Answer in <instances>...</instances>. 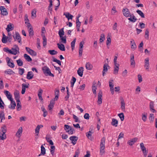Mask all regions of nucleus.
Listing matches in <instances>:
<instances>
[{
    "instance_id": "f257e3e1",
    "label": "nucleus",
    "mask_w": 157,
    "mask_h": 157,
    "mask_svg": "<svg viewBox=\"0 0 157 157\" xmlns=\"http://www.w3.org/2000/svg\"><path fill=\"white\" fill-rule=\"evenodd\" d=\"M105 138L104 137H102L101 140L100 147V154L102 155L105 153L104 149L105 148Z\"/></svg>"
},
{
    "instance_id": "f03ea898",
    "label": "nucleus",
    "mask_w": 157,
    "mask_h": 157,
    "mask_svg": "<svg viewBox=\"0 0 157 157\" xmlns=\"http://www.w3.org/2000/svg\"><path fill=\"white\" fill-rule=\"evenodd\" d=\"M42 70L44 74L46 76H50L54 77V75L51 73L49 68L47 66H44L42 67Z\"/></svg>"
},
{
    "instance_id": "7ed1b4c3",
    "label": "nucleus",
    "mask_w": 157,
    "mask_h": 157,
    "mask_svg": "<svg viewBox=\"0 0 157 157\" xmlns=\"http://www.w3.org/2000/svg\"><path fill=\"white\" fill-rule=\"evenodd\" d=\"M12 53L11 54L16 55L17 54L19 53V48L17 45H15L14 47L11 48Z\"/></svg>"
},
{
    "instance_id": "20e7f679",
    "label": "nucleus",
    "mask_w": 157,
    "mask_h": 157,
    "mask_svg": "<svg viewBox=\"0 0 157 157\" xmlns=\"http://www.w3.org/2000/svg\"><path fill=\"white\" fill-rule=\"evenodd\" d=\"M25 49L27 52L30 55L33 56H36L37 55L36 53L33 50L30 49V48L26 47Z\"/></svg>"
},
{
    "instance_id": "39448f33",
    "label": "nucleus",
    "mask_w": 157,
    "mask_h": 157,
    "mask_svg": "<svg viewBox=\"0 0 157 157\" xmlns=\"http://www.w3.org/2000/svg\"><path fill=\"white\" fill-rule=\"evenodd\" d=\"M16 36H13V37L14 39V40L16 41L17 40L18 42L20 44H22L21 39L20 35L18 32H16Z\"/></svg>"
},
{
    "instance_id": "423d86ee",
    "label": "nucleus",
    "mask_w": 157,
    "mask_h": 157,
    "mask_svg": "<svg viewBox=\"0 0 157 157\" xmlns=\"http://www.w3.org/2000/svg\"><path fill=\"white\" fill-rule=\"evenodd\" d=\"M64 129L69 134H72L73 133L71 127L69 125L65 124L64 125Z\"/></svg>"
},
{
    "instance_id": "0eeeda50",
    "label": "nucleus",
    "mask_w": 157,
    "mask_h": 157,
    "mask_svg": "<svg viewBox=\"0 0 157 157\" xmlns=\"http://www.w3.org/2000/svg\"><path fill=\"white\" fill-rule=\"evenodd\" d=\"M144 67L146 70L147 71H149L150 64L149 62V59L148 58H146L144 59Z\"/></svg>"
},
{
    "instance_id": "6e6552de",
    "label": "nucleus",
    "mask_w": 157,
    "mask_h": 157,
    "mask_svg": "<svg viewBox=\"0 0 157 157\" xmlns=\"http://www.w3.org/2000/svg\"><path fill=\"white\" fill-rule=\"evenodd\" d=\"M122 12L124 15L126 17H129L131 16L129 10L127 8H123Z\"/></svg>"
},
{
    "instance_id": "1a4fd4ad",
    "label": "nucleus",
    "mask_w": 157,
    "mask_h": 157,
    "mask_svg": "<svg viewBox=\"0 0 157 157\" xmlns=\"http://www.w3.org/2000/svg\"><path fill=\"white\" fill-rule=\"evenodd\" d=\"M102 93L101 91H100L98 95V104H101L102 103Z\"/></svg>"
},
{
    "instance_id": "9d476101",
    "label": "nucleus",
    "mask_w": 157,
    "mask_h": 157,
    "mask_svg": "<svg viewBox=\"0 0 157 157\" xmlns=\"http://www.w3.org/2000/svg\"><path fill=\"white\" fill-rule=\"evenodd\" d=\"M0 10L2 15L4 16L8 14V13L6 11V10L4 6H1L0 7Z\"/></svg>"
},
{
    "instance_id": "9b49d317",
    "label": "nucleus",
    "mask_w": 157,
    "mask_h": 157,
    "mask_svg": "<svg viewBox=\"0 0 157 157\" xmlns=\"http://www.w3.org/2000/svg\"><path fill=\"white\" fill-rule=\"evenodd\" d=\"M14 98L16 101L19 102L20 101V94L18 91L16 90L14 92Z\"/></svg>"
},
{
    "instance_id": "f8f14e48",
    "label": "nucleus",
    "mask_w": 157,
    "mask_h": 157,
    "mask_svg": "<svg viewBox=\"0 0 157 157\" xmlns=\"http://www.w3.org/2000/svg\"><path fill=\"white\" fill-rule=\"evenodd\" d=\"M7 64L8 66L11 68H13L14 67V65L13 62H12L10 61V59L7 57L6 59Z\"/></svg>"
},
{
    "instance_id": "ddd939ff",
    "label": "nucleus",
    "mask_w": 157,
    "mask_h": 157,
    "mask_svg": "<svg viewBox=\"0 0 157 157\" xmlns=\"http://www.w3.org/2000/svg\"><path fill=\"white\" fill-rule=\"evenodd\" d=\"M69 139L72 141V143L75 145L76 143L78 138L75 136H72L70 137Z\"/></svg>"
},
{
    "instance_id": "4468645a",
    "label": "nucleus",
    "mask_w": 157,
    "mask_h": 157,
    "mask_svg": "<svg viewBox=\"0 0 157 157\" xmlns=\"http://www.w3.org/2000/svg\"><path fill=\"white\" fill-rule=\"evenodd\" d=\"M4 93L6 95L7 98L10 101H12L13 100V99L12 98V96L8 91H5Z\"/></svg>"
},
{
    "instance_id": "2eb2a0df",
    "label": "nucleus",
    "mask_w": 157,
    "mask_h": 157,
    "mask_svg": "<svg viewBox=\"0 0 157 157\" xmlns=\"http://www.w3.org/2000/svg\"><path fill=\"white\" fill-rule=\"evenodd\" d=\"M154 102L152 101H151L150 103L149 107L150 110L152 113H155L156 112V110L154 109Z\"/></svg>"
},
{
    "instance_id": "dca6fc26",
    "label": "nucleus",
    "mask_w": 157,
    "mask_h": 157,
    "mask_svg": "<svg viewBox=\"0 0 157 157\" xmlns=\"http://www.w3.org/2000/svg\"><path fill=\"white\" fill-rule=\"evenodd\" d=\"M109 66L107 64H105L103 66V69L102 71V75L104 76L105 75V72L108 71L107 67H109Z\"/></svg>"
},
{
    "instance_id": "f3484780",
    "label": "nucleus",
    "mask_w": 157,
    "mask_h": 157,
    "mask_svg": "<svg viewBox=\"0 0 157 157\" xmlns=\"http://www.w3.org/2000/svg\"><path fill=\"white\" fill-rule=\"evenodd\" d=\"M83 68L82 67H81L78 68L77 71V73L78 75L80 77H82L83 74Z\"/></svg>"
},
{
    "instance_id": "a211bd4d",
    "label": "nucleus",
    "mask_w": 157,
    "mask_h": 157,
    "mask_svg": "<svg viewBox=\"0 0 157 157\" xmlns=\"http://www.w3.org/2000/svg\"><path fill=\"white\" fill-rule=\"evenodd\" d=\"M130 65L131 66L133 65V67L135 66L136 64L135 61L134 59V56L133 54H131L130 56Z\"/></svg>"
},
{
    "instance_id": "6ab92c4d",
    "label": "nucleus",
    "mask_w": 157,
    "mask_h": 157,
    "mask_svg": "<svg viewBox=\"0 0 157 157\" xmlns=\"http://www.w3.org/2000/svg\"><path fill=\"white\" fill-rule=\"evenodd\" d=\"M22 132V128L21 127L19 128L17 132L16 133V136L18 138H20L21 136Z\"/></svg>"
},
{
    "instance_id": "aec40b11",
    "label": "nucleus",
    "mask_w": 157,
    "mask_h": 157,
    "mask_svg": "<svg viewBox=\"0 0 157 157\" xmlns=\"http://www.w3.org/2000/svg\"><path fill=\"white\" fill-rule=\"evenodd\" d=\"M130 44L131 45V48L134 50H135L136 48V45L133 39H132L130 41Z\"/></svg>"
},
{
    "instance_id": "412c9836",
    "label": "nucleus",
    "mask_w": 157,
    "mask_h": 157,
    "mask_svg": "<svg viewBox=\"0 0 157 157\" xmlns=\"http://www.w3.org/2000/svg\"><path fill=\"white\" fill-rule=\"evenodd\" d=\"M46 154V149L44 146L42 145L41 146V153L38 155L40 156L42 155H44Z\"/></svg>"
},
{
    "instance_id": "4be33fe9",
    "label": "nucleus",
    "mask_w": 157,
    "mask_h": 157,
    "mask_svg": "<svg viewBox=\"0 0 157 157\" xmlns=\"http://www.w3.org/2000/svg\"><path fill=\"white\" fill-rule=\"evenodd\" d=\"M130 17L128 18V19L131 22L134 23L137 20V18L135 17L133 14L131 15L130 16Z\"/></svg>"
},
{
    "instance_id": "5701e85b",
    "label": "nucleus",
    "mask_w": 157,
    "mask_h": 157,
    "mask_svg": "<svg viewBox=\"0 0 157 157\" xmlns=\"http://www.w3.org/2000/svg\"><path fill=\"white\" fill-rule=\"evenodd\" d=\"M16 105V104L15 101L12 100V101H11L10 104L9 106V108L10 109H15Z\"/></svg>"
},
{
    "instance_id": "b1692460",
    "label": "nucleus",
    "mask_w": 157,
    "mask_h": 157,
    "mask_svg": "<svg viewBox=\"0 0 157 157\" xmlns=\"http://www.w3.org/2000/svg\"><path fill=\"white\" fill-rule=\"evenodd\" d=\"M55 103V102L54 99H52L50 103L48 105V108L49 110H51L53 109Z\"/></svg>"
},
{
    "instance_id": "393cba45",
    "label": "nucleus",
    "mask_w": 157,
    "mask_h": 157,
    "mask_svg": "<svg viewBox=\"0 0 157 157\" xmlns=\"http://www.w3.org/2000/svg\"><path fill=\"white\" fill-rule=\"evenodd\" d=\"M63 15L65 16L67 18L68 20H69L70 19L72 20L73 17L72 15L70 14V13L68 12L64 13Z\"/></svg>"
},
{
    "instance_id": "a878e982",
    "label": "nucleus",
    "mask_w": 157,
    "mask_h": 157,
    "mask_svg": "<svg viewBox=\"0 0 157 157\" xmlns=\"http://www.w3.org/2000/svg\"><path fill=\"white\" fill-rule=\"evenodd\" d=\"M33 73L32 71H29L28 72L26 78L28 79H31L33 78Z\"/></svg>"
},
{
    "instance_id": "bb28decb",
    "label": "nucleus",
    "mask_w": 157,
    "mask_h": 157,
    "mask_svg": "<svg viewBox=\"0 0 157 157\" xmlns=\"http://www.w3.org/2000/svg\"><path fill=\"white\" fill-rule=\"evenodd\" d=\"M86 68L87 70H91L93 68V66L90 63L88 62L86 64Z\"/></svg>"
},
{
    "instance_id": "cd10ccee",
    "label": "nucleus",
    "mask_w": 157,
    "mask_h": 157,
    "mask_svg": "<svg viewBox=\"0 0 157 157\" xmlns=\"http://www.w3.org/2000/svg\"><path fill=\"white\" fill-rule=\"evenodd\" d=\"M118 124V121L116 119L114 118H113L112 119V121L111 122V124L115 127H117V126Z\"/></svg>"
},
{
    "instance_id": "c85d7f7f",
    "label": "nucleus",
    "mask_w": 157,
    "mask_h": 157,
    "mask_svg": "<svg viewBox=\"0 0 157 157\" xmlns=\"http://www.w3.org/2000/svg\"><path fill=\"white\" fill-rule=\"evenodd\" d=\"M57 45L58 48L61 51H64L65 50V47L63 44H57Z\"/></svg>"
},
{
    "instance_id": "c756f323",
    "label": "nucleus",
    "mask_w": 157,
    "mask_h": 157,
    "mask_svg": "<svg viewBox=\"0 0 157 157\" xmlns=\"http://www.w3.org/2000/svg\"><path fill=\"white\" fill-rule=\"evenodd\" d=\"M4 73L7 75H13L15 74L13 70L10 69H8L4 71Z\"/></svg>"
},
{
    "instance_id": "7c9ffc66",
    "label": "nucleus",
    "mask_w": 157,
    "mask_h": 157,
    "mask_svg": "<svg viewBox=\"0 0 157 157\" xmlns=\"http://www.w3.org/2000/svg\"><path fill=\"white\" fill-rule=\"evenodd\" d=\"M125 103L123 98H122L121 101V109L124 110L125 109Z\"/></svg>"
},
{
    "instance_id": "2f4dec72",
    "label": "nucleus",
    "mask_w": 157,
    "mask_h": 157,
    "mask_svg": "<svg viewBox=\"0 0 157 157\" xmlns=\"http://www.w3.org/2000/svg\"><path fill=\"white\" fill-rule=\"evenodd\" d=\"M137 140L136 138H134L128 141V143L130 145L132 146L136 142Z\"/></svg>"
},
{
    "instance_id": "473e14b6",
    "label": "nucleus",
    "mask_w": 157,
    "mask_h": 157,
    "mask_svg": "<svg viewBox=\"0 0 157 157\" xmlns=\"http://www.w3.org/2000/svg\"><path fill=\"white\" fill-rule=\"evenodd\" d=\"M60 41L61 43L66 44L67 42L66 36L60 37Z\"/></svg>"
},
{
    "instance_id": "72a5a7b5",
    "label": "nucleus",
    "mask_w": 157,
    "mask_h": 157,
    "mask_svg": "<svg viewBox=\"0 0 157 157\" xmlns=\"http://www.w3.org/2000/svg\"><path fill=\"white\" fill-rule=\"evenodd\" d=\"M24 57L25 59L28 62H30L32 61V59L29 56L26 54H25L24 55Z\"/></svg>"
},
{
    "instance_id": "f704fd0d",
    "label": "nucleus",
    "mask_w": 157,
    "mask_h": 157,
    "mask_svg": "<svg viewBox=\"0 0 157 157\" xmlns=\"http://www.w3.org/2000/svg\"><path fill=\"white\" fill-rule=\"evenodd\" d=\"M64 28H62L60 29L59 31V37H61L62 36H63L64 34Z\"/></svg>"
},
{
    "instance_id": "c9c22d12",
    "label": "nucleus",
    "mask_w": 157,
    "mask_h": 157,
    "mask_svg": "<svg viewBox=\"0 0 157 157\" xmlns=\"http://www.w3.org/2000/svg\"><path fill=\"white\" fill-rule=\"evenodd\" d=\"M76 81V78L74 77H72V79L71 82V87H73L74 83Z\"/></svg>"
},
{
    "instance_id": "e433bc0d",
    "label": "nucleus",
    "mask_w": 157,
    "mask_h": 157,
    "mask_svg": "<svg viewBox=\"0 0 157 157\" xmlns=\"http://www.w3.org/2000/svg\"><path fill=\"white\" fill-rule=\"evenodd\" d=\"M0 139L2 140H4L6 139V136L5 133L0 132Z\"/></svg>"
},
{
    "instance_id": "4c0bfd02",
    "label": "nucleus",
    "mask_w": 157,
    "mask_h": 157,
    "mask_svg": "<svg viewBox=\"0 0 157 157\" xmlns=\"http://www.w3.org/2000/svg\"><path fill=\"white\" fill-rule=\"evenodd\" d=\"M92 132L90 131H89L87 132L86 134V136L90 140H92V138L91 137Z\"/></svg>"
},
{
    "instance_id": "58836bf2",
    "label": "nucleus",
    "mask_w": 157,
    "mask_h": 157,
    "mask_svg": "<svg viewBox=\"0 0 157 157\" xmlns=\"http://www.w3.org/2000/svg\"><path fill=\"white\" fill-rule=\"evenodd\" d=\"M13 29V27L12 26L11 24H10L8 25L7 27L6 28V30L8 32H9L10 31L12 30Z\"/></svg>"
},
{
    "instance_id": "ea45409f",
    "label": "nucleus",
    "mask_w": 157,
    "mask_h": 157,
    "mask_svg": "<svg viewBox=\"0 0 157 157\" xmlns=\"http://www.w3.org/2000/svg\"><path fill=\"white\" fill-rule=\"evenodd\" d=\"M48 52L51 55H54L56 54H57L58 53V52L54 50H49L48 51Z\"/></svg>"
},
{
    "instance_id": "a19ab883",
    "label": "nucleus",
    "mask_w": 157,
    "mask_h": 157,
    "mask_svg": "<svg viewBox=\"0 0 157 157\" xmlns=\"http://www.w3.org/2000/svg\"><path fill=\"white\" fill-rule=\"evenodd\" d=\"M5 117L4 113V112H2L0 114V119H1L0 122H2V120H5Z\"/></svg>"
},
{
    "instance_id": "79ce46f5",
    "label": "nucleus",
    "mask_w": 157,
    "mask_h": 157,
    "mask_svg": "<svg viewBox=\"0 0 157 157\" xmlns=\"http://www.w3.org/2000/svg\"><path fill=\"white\" fill-rule=\"evenodd\" d=\"M17 102V111H19L21 109V103L20 101H19V102L16 101Z\"/></svg>"
},
{
    "instance_id": "37998d69",
    "label": "nucleus",
    "mask_w": 157,
    "mask_h": 157,
    "mask_svg": "<svg viewBox=\"0 0 157 157\" xmlns=\"http://www.w3.org/2000/svg\"><path fill=\"white\" fill-rule=\"evenodd\" d=\"M1 131L0 132L3 133H6V128L5 125H3L2 127L1 128Z\"/></svg>"
},
{
    "instance_id": "c03bdc74",
    "label": "nucleus",
    "mask_w": 157,
    "mask_h": 157,
    "mask_svg": "<svg viewBox=\"0 0 157 157\" xmlns=\"http://www.w3.org/2000/svg\"><path fill=\"white\" fill-rule=\"evenodd\" d=\"M105 39V35L104 34H102L101 35L100 38V43H102Z\"/></svg>"
},
{
    "instance_id": "a18cd8bd",
    "label": "nucleus",
    "mask_w": 157,
    "mask_h": 157,
    "mask_svg": "<svg viewBox=\"0 0 157 157\" xmlns=\"http://www.w3.org/2000/svg\"><path fill=\"white\" fill-rule=\"evenodd\" d=\"M76 40V38H75L71 43V47L72 49H73L75 48V44Z\"/></svg>"
},
{
    "instance_id": "49530a36",
    "label": "nucleus",
    "mask_w": 157,
    "mask_h": 157,
    "mask_svg": "<svg viewBox=\"0 0 157 157\" xmlns=\"http://www.w3.org/2000/svg\"><path fill=\"white\" fill-rule=\"evenodd\" d=\"M136 12L142 18H144V15L141 11L138 10L136 11Z\"/></svg>"
},
{
    "instance_id": "de8ad7c7",
    "label": "nucleus",
    "mask_w": 157,
    "mask_h": 157,
    "mask_svg": "<svg viewBox=\"0 0 157 157\" xmlns=\"http://www.w3.org/2000/svg\"><path fill=\"white\" fill-rule=\"evenodd\" d=\"M29 36H32L33 35V31L32 27H31L29 29Z\"/></svg>"
},
{
    "instance_id": "09e8293b",
    "label": "nucleus",
    "mask_w": 157,
    "mask_h": 157,
    "mask_svg": "<svg viewBox=\"0 0 157 157\" xmlns=\"http://www.w3.org/2000/svg\"><path fill=\"white\" fill-rule=\"evenodd\" d=\"M149 31L148 29H146V30L145 34L144 36L145 38L147 39L148 40L149 39Z\"/></svg>"
},
{
    "instance_id": "8fccbe9b",
    "label": "nucleus",
    "mask_w": 157,
    "mask_h": 157,
    "mask_svg": "<svg viewBox=\"0 0 157 157\" xmlns=\"http://www.w3.org/2000/svg\"><path fill=\"white\" fill-rule=\"evenodd\" d=\"M119 69V67H114L113 74L116 75L118 74Z\"/></svg>"
},
{
    "instance_id": "3c124183",
    "label": "nucleus",
    "mask_w": 157,
    "mask_h": 157,
    "mask_svg": "<svg viewBox=\"0 0 157 157\" xmlns=\"http://www.w3.org/2000/svg\"><path fill=\"white\" fill-rule=\"evenodd\" d=\"M140 147L142 151H144L146 150V148L145 147L144 144L143 143H141L140 144Z\"/></svg>"
},
{
    "instance_id": "603ef678",
    "label": "nucleus",
    "mask_w": 157,
    "mask_h": 157,
    "mask_svg": "<svg viewBox=\"0 0 157 157\" xmlns=\"http://www.w3.org/2000/svg\"><path fill=\"white\" fill-rule=\"evenodd\" d=\"M118 115L121 121H122L124 120V116L123 113L118 114Z\"/></svg>"
},
{
    "instance_id": "864d4df0",
    "label": "nucleus",
    "mask_w": 157,
    "mask_h": 157,
    "mask_svg": "<svg viewBox=\"0 0 157 157\" xmlns=\"http://www.w3.org/2000/svg\"><path fill=\"white\" fill-rule=\"evenodd\" d=\"M36 10L35 9H34L31 12V16L32 17H34V18H35L36 17Z\"/></svg>"
},
{
    "instance_id": "5fc2aeb1",
    "label": "nucleus",
    "mask_w": 157,
    "mask_h": 157,
    "mask_svg": "<svg viewBox=\"0 0 157 157\" xmlns=\"http://www.w3.org/2000/svg\"><path fill=\"white\" fill-rule=\"evenodd\" d=\"M53 62L56 63L60 66L61 65V61L59 60H58L56 58H54L53 59Z\"/></svg>"
},
{
    "instance_id": "6e6d98bb",
    "label": "nucleus",
    "mask_w": 157,
    "mask_h": 157,
    "mask_svg": "<svg viewBox=\"0 0 157 157\" xmlns=\"http://www.w3.org/2000/svg\"><path fill=\"white\" fill-rule=\"evenodd\" d=\"M97 88L94 85H93L92 87V90L93 92V93L94 94H96V90Z\"/></svg>"
},
{
    "instance_id": "4d7b16f0",
    "label": "nucleus",
    "mask_w": 157,
    "mask_h": 157,
    "mask_svg": "<svg viewBox=\"0 0 157 157\" xmlns=\"http://www.w3.org/2000/svg\"><path fill=\"white\" fill-rule=\"evenodd\" d=\"M17 65L19 66H21L23 65V62L20 59L16 60Z\"/></svg>"
},
{
    "instance_id": "13d9d810",
    "label": "nucleus",
    "mask_w": 157,
    "mask_h": 157,
    "mask_svg": "<svg viewBox=\"0 0 157 157\" xmlns=\"http://www.w3.org/2000/svg\"><path fill=\"white\" fill-rule=\"evenodd\" d=\"M113 79H111L109 82V85L110 88L113 87L114 85H113Z\"/></svg>"
},
{
    "instance_id": "bf43d9fd",
    "label": "nucleus",
    "mask_w": 157,
    "mask_h": 157,
    "mask_svg": "<svg viewBox=\"0 0 157 157\" xmlns=\"http://www.w3.org/2000/svg\"><path fill=\"white\" fill-rule=\"evenodd\" d=\"M24 72V69L23 68H19V73L21 75H22Z\"/></svg>"
},
{
    "instance_id": "052dcab7",
    "label": "nucleus",
    "mask_w": 157,
    "mask_h": 157,
    "mask_svg": "<svg viewBox=\"0 0 157 157\" xmlns=\"http://www.w3.org/2000/svg\"><path fill=\"white\" fill-rule=\"evenodd\" d=\"M3 50L5 52H8L10 54L12 53V50H9V48L7 47L4 48L3 49Z\"/></svg>"
},
{
    "instance_id": "680f3d73",
    "label": "nucleus",
    "mask_w": 157,
    "mask_h": 157,
    "mask_svg": "<svg viewBox=\"0 0 157 157\" xmlns=\"http://www.w3.org/2000/svg\"><path fill=\"white\" fill-rule=\"evenodd\" d=\"M8 38V37H3L2 40V42L3 43H6L7 42V39Z\"/></svg>"
},
{
    "instance_id": "e2e57ef3",
    "label": "nucleus",
    "mask_w": 157,
    "mask_h": 157,
    "mask_svg": "<svg viewBox=\"0 0 157 157\" xmlns=\"http://www.w3.org/2000/svg\"><path fill=\"white\" fill-rule=\"evenodd\" d=\"M76 27H80V22L79 21L78 18H76Z\"/></svg>"
},
{
    "instance_id": "0e129e2a",
    "label": "nucleus",
    "mask_w": 157,
    "mask_h": 157,
    "mask_svg": "<svg viewBox=\"0 0 157 157\" xmlns=\"http://www.w3.org/2000/svg\"><path fill=\"white\" fill-rule=\"evenodd\" d=\"M111 39L109 37L107 38V40L106 41V45H110L111 44Z\"/></svg>"
},
{
    "instance_id": "69168bd1",
    "label": "nucleus",
    "mask_w": 157,
    "mask_h": 157,
    "mask_svg": "<svg viewBox=\"0 0 157 157\" xmlns=\"http://www.w3.org/2000/svg\"><path fill=\"white\" fill-rule=\"evenodd\" d=\"M84 117L85 119L86 120L89 119L90 118L89 114L88 113H86L84 116Z\"/></svg>"
},
{
    "instance_id": "338daca9",
    "label": "nucleus",
    "mask_w": 157,
    "mask_h": 157,
    "mask_svg": "<svg viewBox=\"0 0 157 157\" xmlns=\"http://www.w3.org/2000/svg\"><path fill=\"white\" fill-rule=\"evenodd\" d=\"M43 91L41 89H40L38 90V96H42V93H43Z\"/></svg>"
},
{
    "instance_id": "774afa93",
    "label": "nucleus",
    "mask_w": 157,
    "mask_h": 157,
    "mask_svg": "<svg viewBox=\"0 0 157 157\" xmlns=\"http://www.w3.org/2000/svg\"><path fill=\"white\" fill-rule=\"evenodd\" d=\"M73 118L75 120V122H79V120L78 117L74 114H73Z\"/></svg>"
}]
</instances>
